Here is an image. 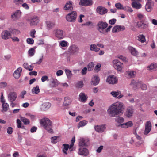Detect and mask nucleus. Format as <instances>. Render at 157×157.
I'll use <instances>...</instances> for the list:
<instances>
[{"instance_id": "nucleus-1", "label": "nucleus", "mask_w": 157, "mask_h": 157, "mask_svg": "<svg viewBox=\"0 0 157 157\" xmlns=\"http://www.w3.org/2000/svg\"><path fill=\"white\" fill-rule=\"evenodd\" d=\"M123 104L120 102H117L113 104L107 110L109 116L111 117H116L122 113V111L124 109Z\"/></svg>"}, {"instance_id": "nucleus-2", "label": "nucleus", "mask_w": 157, "mask_h": 157, "mask_svg": "<svg viewBox=\"0 0 157 157\" xmlns=\"http://www.w3.org/2000/svg\"><path fill=\"white\" fill-rule=\"evenodd\" d=\"M40 124L48 132L51 133H53L52 122L48 118H45L42 119L41 120Z\"/></svg>"}, {"instance_id": "nucleus-3", "label": "nucleus", "mask_w": 157, "mask_h": 157, "mask_svg": "<svg viewBox=\"0 0 157 157\" xmlns=\"http://www.w3.org/2000/svg\"><path fill=\"white\" fill-rule=\"evenodd\" d=\"M108 24L106 22L100 21L97 24V30L101 33L104 34L105 29L108 27Z\"/></svg>"}, {"instance_id": "nucleus-4", "label": "nucleus", "mask_w": 157, "mask_h": 157, "mask_svg": "<svg viewBox=\"0 0 157 157\" xmlns=\"http://www.w3.org/2000/svg\"><path fill=\"white\" fill-rule=\"evenodd\" d=\"M31 26L37 25L39 23L40 19L37 16H33L29 17L26 20Z\"/></svg>"}, {"instance_id": "nucleus-5", "label": "nucleus", "mask_w": 157, "mask_h": 157, "mask_svg": "<svg viewBox=\"0 0 157 157\" xmlns=\"http://www.w3.org/2000/svg\"><path fill=\"white\" fill-rule=\"evenodd\" d=\"M77 15L75 11H72L66 16L67 20L69 22H74L76 20Z\"/></svg>"}, {"instance_id": "nucleus-6", "label": "nucleus", "mask_w": 157, "mask_h": 157, "mask_svg": "<svg viewBox=\"0 0 157 157\" xmlns=\"http://www.w3.org/2000/svg\"><path fill=\"white\" fill-rule=\"evenodd\" d=\"M113 67L116 69H117L119 71L121 70L123 67V63H121L117 59L113 60Z\"/></svg>"}, {"instance_id": "nucleus-7", "label": "nucleus", "mask_w": 157, "mask_h": 157, "mask_svg": "<svg viewBox=\"0 0 157 157\" xmlns=\"http://www.w3.org/2000/svg\"><path fill=\"white\" fill-rule=\"evenodd\" d=\"M106 81L109 84H114L117 83V78L114 75H110L108 76Z\"/></svg>"}, {"instance_id": "nucleus-8", "label": "nucleus", "mask_w": 157, "mask_h": 157, "mask_svg": "<svg viewBox=\"0 0 157 157\" xmlns=\"http://www.w3.org/2000/svg\"><path fill=\"white\" fill-rule=\"evenodd\" d=\"M55 36L59 39H62L64 37L63 31L62 30L56 29L54 30Z\"/></svg>"}, {"instance_id": "nucleus-9", "label": "nucleus", "mask_w": 157, "mask_h": 157, "mask_svg": "<svg viewBox=\"0 0 157 157\" xmlns=\"http://www.w3.org/2000/svg\"><path fill=\"white\" fill-rule=\"evenodd\" d=\"M108 10L101 6H98L96 9L97 13L100 15H104L107 13Z\"/></svg>"}, {"instance_id": "nucleus-10", "label": "nucleus", "mask_w": 157, "mask_h": 157, "mask_svg": "<svg viewBox=\"0 0 157 157\" xmlns=\"http://www.w3.org/2000/svg\"><path fill=\"white\" fill-rule=\"evenodd\" d=\"M68 52L72 54H75L78 53L79 51V48L74 44L71 45L68 49Z\"/></svg>"}, {"instance_id": "nucleus-11", "label": "nucleus", "mask_w": 157, "mask_h": 157, "mask_svg": "<svg viewBox=\"0 0 157 157\" xmlns=\"http://www.w3.org/2000/svg\"><path fill=\"white\" fill-rule=\"evenodd\" d=\"M17 95L16 92H10L8 95V100L10 102H13L16 99Z\"/></svg>"}, {"instance_id": "nucleus-12", "label": "nucleus", "mask_w": 157, "mask_h": 157, "mask_svg": "<svg viewBox=\"0 0 157 157\" xmlns=\"http://www.w3.org/2000/svg\"><path fill=\"white\" fill-rule=\"evenodd\" d=\"M21 13L20 10H17L12 14L11 18L14 21H16L20 18L21 16Z\"/></svg>"}, {"instance_id": "nucleus-13", "label": "nucleus", "mask_w": 157, "mask_h": 157, "mask_svg": "<svg viewBox=\"0 0 157 157\" xmlns=\"http://www.w3.org/2000/svg\"><path fill=\"white\" fill-rule=\"evenodd\" d=\"M93 3L92 0H80L79 4L80 5L84 6H89Z\"/></svg>"}, {"instance_id": "nucleus-14", "label": "nucleus", "mask_w": 157, "mask_h": 157, "mask_svg": "<svg viewBox=\"0 0 157 157\" xmlns=\"http://www.w3.org/2000/svg\"><path fill=\"white\" fill-rule=\"evenodd\" d=\"M89 144V141L87 139L81 138L80 139L79 143V146H88Z\"/></svg>"}, {"instance_id": "nucleus-15", "label": "nucleus", "mask_w": 157, "mask_h": 157, "mask_svg": "<svg viewBox=\"0 0 157 157\" xmlns=\"http://www.w3.org/2000/svg\"><path fill=\"white\" fill-rule=\"evenodd\" d=\"M125 28L124 26L117 25L115 26L112 29V31L113 33L119 32L122 30H124Z\"/></svg>"}, {"instance_id": "nucleus-16", "label": "nucleus", "mask_w": 157, "mask_h": 157, "mask_svg": "<svg viewBox=\"0 0 157 157\" xmlns=\"http://www.w3.org/2000/svg\"><path fill=\"white\" fill-rule=\"evenodd\" d=\"M78 154L81 155L87 156L89 154V151L85 148L80 147L79 149Z\"/></svg>"}, {"instance_id": "nucleus-17", "label": "nucleus", "mask_w": 157, "mask_h": 157, "mask_svg": "<svg viewBox=\"0 0 157 157\" xmlns=\"http://www.w3.org/2000/svg\"><path fill=\"white\" fill-rule=\"evenodd\" d=\"M63 9L65 10H72L73 9L72 2L71 1L67 2L64 6Z\"/></svg>"}, {"instance_id": "nucleus-18", "label": "nucleus", "mask_w": 157, "mask_h": 157, "mask_svg": "<svg viewBox=\"0 0 157 157\" xmlns=\"http://www.w3.org/2000/svg\"><path fill=\"white\" fill-rule=\"evenodd\" d=\"M110 94L113 97H117L118 99H120L124 96L123 95L121 94V92L119 91H113L111 92Z\"/></svg>"}, {"instance_id": "nucleus-19", "label": "nucleus", "mask_w": 157, "mask_h": 157, "mask_svg": "<svg viewBox=\"0 0 157 157\" xmlns=\"http://www.w3.org/2000/svg\"><path fill=\"white\" fill-rule=\"evenodd\" d=\"M11 36L10 33L8 31L5 30L2 33V37L4 40L9 38Z\"/></svg>"}, {"instance_id": "nucleus-20", "label": "nucleus", "mask_w": 157, "mask_h": 157, "mask_svg": "<svg viewBox=\"0 0 157 157\" xmlns=\"http://www.w3.org/2000/svg\"><path fill=\"white\" fill-rule=\"evenodd\" d=\"M151 128V124L150 121L147 122L145 125V129L144 131V134L147 135L150 131Z\"/></svg>"}, {"instance_id": "nucleus-21", "label": "nucleus", "mask_w": 157, "mask_h": 157, "mask_svg": "<svg viewBox=\"0 0 157 157\" xmlns=\"http://www.w3.org/2000/svg\"><path fill=\"white\" fill-rule=\"evenodd\" d=\"M134 109L132 107H128L126 110L125 112L126 116L128 117L132 116L133 113Z\"/></svg>"}, {"instance_id": "nucleus-22", "label": "nucleus", "mask_w": 157, "mask_h": 157, "mask_svg": "<svg viewBox=\"0 0 157 157\" xmlns=\"http://www.w3.org/2000/svg\"><path fill=\"white\" fill-rule=\"evenodd\" d=\"M22 71L21 67H19L14 72L13 76L16 79L19 78L21 75V73Z\"/></svg>"}, {"instance_id": "nucleus-23", "label": "nucleus", "mask_w": 157, "mask_h": 157, "mask_svg": "<svg viewBox=\"0 0 157 157\" xmlns=\"http://www.w3.org/2000/svg\"><path fill=\"white\" fill-rule=\"evenodd\" d=\"M154 4V2H147L145 8L147 12H150L151 11Z\"/></svg>"}, {"instance_id": "nucleus-24", "label": "nucleus", "mask_w": 157, "mask_h": 157, "mask_svg": "<svg viewBox=\"0 0 157 157\" xmlns=\"http://www.w3.org/2000/svg\"><path fill=\"white\" fill-rule=\"evenodd\" d=\"M105 129V127L104 125H97L95 126V129L98 132H102Z\"/></svg>"}, {"instance_id": "nucleus-25", "label": "nucleus", "mask_w": 157, "mask_h": 157, "mask_svg": "<svg viewBox=\"0 0 157 157\" xmlns=\"http://www.w3.org/2000/svg\"><path fill=\"white\" fill-rule=\"evenodd\" d=\"M47 29H50L54 27L55 25L54 22L50 21H46L45 22Z\"/></svg>"}, {"instance_id": "nucleus-26", "label": "nucleus", "mask_w": 157, "mask_h": 157, "mask_svg": "<svg viewBox=\"0 0 157 157\" xmlns=\"http://www.w3.org/2000/svg\"><path fill=\"white\" fill-rule=\"evenodd\" d=\"M133 125V123L132 121H130L125 123H123L118 125V126H120L121 127L124 128H127L129 127L132 126Z\"/></svg>"}, {"instance_id": "nucleus-27", "label": "nucleus", "mask_w": 157, "mask_h": 157, "mask_svg": "<svg viewBox=\"0 0 157 157\" xmlns=\"http://www.w3.org/2000/svg\"><path fill=\"white\" fill-rule=\"evenodd\" d=\"M79 100L81 102H85L86 101L87 97L83 93H81L79 96Z\"/></svg>"}, {"instance_id": "nucleus-28", "label": "nucleus", "mask_w": 157, "mask_h": 157, "mask_svg": "<svg viewBox=\"0 0 157 157\" xmlns=\"http://www.w3.org/2000/svg\"><path fill=\"white\" fill-rule=\"evenodd\" d=\"M131 5L133 8L136 9H139L141 7V5L137 2H132L131 3Z\"/></svg>"}, {"instance_id": "nucleus-29", "label": "nucleus", "mask_w": 157, "mask_h": 157, "mask_svg": "<svg viewBox=\"0 0 157 157\" xmlns=\"http://www.w3.org/2000/svg\"><path fill=\"white\" fill-rule=\"evenodd\" d=\"M51 106V104L49 102H46L43 104L41 106V109L44 111L48 109Z\"/></svg>"}, {"instance_id": "nucleus-30", "label": "nucleus", "mask_w": 157, "mask_h": 157, "mask_svg": "<svg viewBox=\"0 0 157 157\" xmlns=\"http://www.w3.org/2000/svg\"><path fill=\"white\" fill-rule=\"evenodd\" d=\"M100 81L99 78L97 76H94L92 79L91 82L94 85H96Z\"/></svg>"}, {"instance_id": "nucleus-31", "label": "nucleus", "mask_w": 157, "mask_h": 157, "mask_svg": "<svg viewBox=\"0 0 157 157\" xmlns=\"http://www.w3.org/2000/svg\"><path fill=\"white\" fill-rule=\"evenodd\" d=\"M128 49L132 55L136 56L138 54V52L133 47L129 46Z\"/></svg>"}, {"instance_id": "nucleus-32", "label": "nucleus", "mask_w": 157, "mask_h": 157, "mask_svg": "<svg viewBox=\"0 0 157 157\" xmlns=\"http://www.w3.org/2000/svg\"><path fill=\"white\" fill-rule=\"evenodd\" d=\"M142 84V82H136V81L134 80H132L130 85L133 86V88H135L138 87L139 84L141 85Z\"/></svg>"}, {"instance_id": "nucleus-33", "label": "nucleus", "mask_w": 157, "mask_h": 157, "mask_svg": "<svg viewBox=\"0 0 157 157\" xmlns=\"http://www.w3.org/2000/svg\"><path fill=\"white\" fill-rule=\"evenodd\" d=\"M40 92V89L38 86L33 87L32 89V92L33 94H37Z\"/></svg>"}, {"instance_id": "nucleus-34", "label": "nucleus", "mask_w": 157, "mask_h": 157, "mask_svg": "<svg viewBox=\"0 0 157 157\" xmlns=\"http://www.w3.org/2000/svg\"><path fill=\"white\" fill-rule=\"evenodd\" d=\"M71 102V99L69 97L64 98V101L63 102L64 105L65 106H67L70 104Z\"/></svg>"}, {"instance_id": "nucleus-35", "label": "nucleus", "mask_w": 157, "mask_h": 157, "mask_svg": "<svg viewBox=\"0 0 157 157\" xmlns=\"http://www.w3.org/2000/svg\"><path fill=\"white\" fill-rule=\"evenodd\" d=\"M20 119L25 125H28L30 124V121L29 119L24 117H21Z\"/></svg>"}, {"instance_id": "nucleus-36", "label": "nucleus", "mask_w": 157, "mask_h": 157, "mask_svg": "<svg viewBox=\"0 0 157 157\" xmlns=\"http://www.w3.org/2000/svg\"><path fill=\"white\" fill-rule=\"evenodd\" d=\"M97 45L95 44H92L90 45V49L91 51H94L95 52L98 51L100 49L97 47Z\"/></svg>"}, {"instance_id": "nucleus-37", "label": "nucleus", "mask_w": 157, "mask_h": 157, "mask_svg": "<svg viewBox=\"0 0 157 157\" xmlns=\"http://www.w3.org/2000/svg\"><path fill=\"white\" fill-rule=\"evenodd\" d=\"M137 40L141 43L144 42L146 40L145 37L143 35H139L137 36Z\"/></svg>"}, {"instance_id": "nucleus-38", "label": "nucleus", "mask_w": 157, "mask_h": 157, "mask_svg": "<svg viewBox=\"0 0 157 157\" xmlns=\"http://www.w3.org/2000/svg\"><path fill=\"white\" fill-rule=\"evenodd\" d=\"M51 87H56L58 86L59 84V82L56 79H53L51 82Z\"/></svg>"}, {"instance_id": "nucleus-39", "label": "nucleus", "mask_w": 157, "mask_h": 157, "mask_svg": "<svg viewBox=\"0 0 157 157\" xmlns=\"http://www.w3.org/2000/svg\"><path fill=\"white\" fill-rule=\"evenodd\" d=\"M157 68V65L156 63H152L148 66L147 69L149 70H155Z\"/></svg>"}, {"instance_id": "nucleus-40", "label": "nucleus", "mask_w": 157, "mask_h": 157, "mask_svg": "<svg viewBox=\"0 0 157 157\" xmlns=\"http://www.w3.org/2000/svg\"><path fill=\"white\" fill-rule=\"evenodd\" d=\"M87 121L85 120L80 121L78 125V128H79L80 127L84 126L87 124Z\"/></svg>"}, {"instance_id": "nucleus-41", "label": "nucleus", "mask_w": 157, "mask_h": 157, "mask_svg": "<svg viewBox=\"0 0 157 157\" xmlns=\"http://www.w3.org/2000/svg\"><path fill=\"white\" fill-rule=\"evenodd\" d=\"M2 106L3 110L5 111H7L9 107V105L7 103H2Z\"/></svg>"}, {"instance_id": "nucleus-42", "label": "nucleus", "mask_w": 157, "mask_h": 157, "mask_svg": "<svg viewBox=\"0 0 157 157\" xmlns=\"http://www.w3.org/2000/svg\"><path fill=\"white\" fill-rule=\"evenodd\" d=\"M137 17L139 20L143 21L145 18V16L143 14L139 13L137 14Z\"/></svg>"}, {"instance_id": "nucleus-43", "label": "nucleus", "mask_w": 157, "mask_h": 157, "mask_svg": "<svg viewBox=\"0 0 157 157\" xmlns=\"http://www.w3.org/2000/svg\"><path fill=\"white\" fill-rule=\"evenodd\" d=\"M94 67V64L91 62L87 66L88 70L89 71H91L92 70Z\"/></svg>"}, {"instance_id": "nucleus-44", "label": "nucleus", "mask_w": 157, "mask_h": 157, "mask_svg": "<svg viewBox=\"0 0 157 157\" xmlns=\"http://www.w3.org/2000/svg\"><path fill=\"white\" fill-rule=\"evenodd\" d=\"M115 6L117 9L123 10L124 9L123 6L120 3H117L115 4Z\"/></svg>"}, {"instance_id": "nucleus-45", "label": "nucleus", "mask_w": 157, "mask_h": 157, "mask_svg": "<svg viewBox=\"0 0 157 157\" xmlns=\"http://www.w3.org/2000/svg\"><path fill=\"white\" fill-rule=\"evenodd\" d=\"M65 72L68 78H71V71L68 69H66L65 70Z\"/></svg>"}, {"instance_id": "nucleus-46", "label": "nucleus", "mask_w": 157, "mask_h": 157, "mask_svg": "<svg viewBox=\"0 0 157 157\" xmlns=\"http://www.w3.org/2000/svg\"><path fill=\"white\" fill-rule=\"evenodd\" d=\"M144 21H140L138 22L137 23L136 27L138 28L141 27L143 28V23Z\"/></svg>"}, {"instance_id": "nucleus-47", "label": "nucleus", "mask_w": 157, "mask_h": 157, "mask_svg": "<svg viewBox=\"0 0 157 157\" xmlns=\"http://www.w3.org/2000/svg\"><path fill=\"white\" fill-rule=\"evenodd\" d=\"M115 121L121 124L124 122V119L123 117H119L116 119Z\"/></svg>"}, {"instance_id": "nucleus-48", "label": "nucleus", "mask_w": 157, "mask_h": 157, "mask_svg": "<svg viewBox=\"0 0 157 157\" xmlns=\"http://www.w3.org/2000/svg\"><path fill=\"white\" fill-rule=\"evenodd\" d=\"M63 146H64V150L66 151H67L68 149H71V151H72V147H70V145H69L68 144H63Z\"/></svg>"}, {"instance_id": "nucleus-49", "label": "nucleus", "mask_w": 157, "mask_h": 157, "mask_svg": "<svg viewBox=\"0 0 157 157\" xmlns=\"http://www.w3.org/2000/svg\"><path fill=\"white\" fill-rule=\"evenodd\" d=\"M83 86L82 81H81L78 82L76 85V87L78 88H81Z\"/></svg>"}, {"instance_id": "nucleus-50", "label": "nucleus", "mask_w": 157, "mask_h": 157, "mask_svg": "<svg viewBox=\"0 0 157 157\" xmlns=\"http://www.w3.org/2000/svg\"><path fill=\"white\" fill-rule=\"evenodd\" d=\"M123 10H124L125 11L129 12H132L133 11V10L131 8L127 6H125Z\"/></svg>"}, {"instance_id": "nucleus-51", "label": "nucleus", "mask_w": 157, "mask_h": 157, "mask_svg": "<svg viewBox=\"0 0 157 157\" xmlns=\"http://www.w3.org/2000/svg\"><path fill=\"white\" fill-rule=\"evenodd\" d=\"M35 50V49L33 48H31L29 51V53L30 56H33L34 54Z\"/></svg>"}, {"instance_id": "nucleus-52", "label": "nucleus", "mask_w": 157, "mask_h": 157, "mask_svg": "<svg viewBox=\"0 0 157 157\" xmlns=\"http://www.w3.org/2000/svg\"><path fill=\"white\" fill-rule=\"evenodd\" d=\"M13 132V129L12 127H8L7 128V133L10 135Z\"/></svg>"}, {"instance_id": "nucleus-53", "label": "nucleus", "mask_w": 157, "mask_h": 157, "mask_svg": "<svg viewBox=\"0 0 157 157\" xmlns=\"http://www.w3.org/2000/svg\"><path fill=\"white\" fill-rule=\"evenodd\" d=\"M58 137V136H54L52 137L51 138L52 142L54 143H57L58 141L57 140V138Z\"/></svg>"}, {"instance_id": "nucleus-54", "label": "nucleus", "mask_w": 157, "mask_h": 157, "mask_svg": "<svg viewBox=\"0 0 157 157\" xmlns=\"http://www.w3.org/2000/svg\"><path fill=\"white\" fill-rule=\"evenodd\" d=\"M140 86L141 89L143 90H146L147 89V85L144 84H143L142 82V84L141 85L139 84L138 86V87Z\"/></svg>"}, {"instance_id": "nucleus-55", "label": "nucleus", "mask_w": 157, "mask_h": 157, "mask_svg": "<svg viewBox=\"0 0 157 157\" xmlns=\"http://www.w3.org/2000/svg\"><path fill=\"white\" fill-rule=\"evenodd\" d=\"M26 115L27 116L29 117L32 120H34L35 117L34 115H32L29 113H26Z\"/></svg>"}, {"instance_id": "nucleus-56", "label": "nucleus", "mask_w": 157, "mask_h": 157, "mask_svg": "<svg viewBox=\"0 0 157 157\" xmlns=\"http://www.w3.org/2000/svg\"><path fill=\"white\" fill-rule=\"evenodd\" d=\"M27 42L29 44H33L34 42V40L32 38H28L27 39Z\"/></svg>"}, {"instance_id": "nucleus-57", "label": "nucleus", "mask_w": 157, "mask_h": 157, "mask_svg": "<svg viewBox=\"0 0 157 157\" xmlns=\"http://www.w3.org/2000/svg\"><path fill=\"white\" fill-rule=\"evenodd\" d=\"M14 2L16 5H19L23 2V0H13Z\"/></svg>"}, {"instance_id": "nucleus-58", "label": "nucleus", "mask_w": 157, "mask_h": 157, "mask_svg": "<svg viewBox=\"0 0 157 157\" xmlns=\"http://www.w3.org/2000/svg\"><path fill=\"white\" fill-rule=\"evenodd\" d=\"M136 72L134 71H131L128 72V75L131 77L132 78L135 76Z\"/></svg>"}, {"instance_id": "nucleus-59", "label": "nucleus", "mask_w": 157, "mask_h": 157, "mask_svg": "<svg viewBox=\"0 0 157 157\" xmlns=\"http://www.w3.org/2000/svg\"><path fill=\"white\" fill-rule=\"evenodd\" d=\"M112 27V26L111 25L109 26L107 28H106L105 30V32L104 33V34L106 35L107 34L108 32H109L110 31V29Z\"/></svg>"}, {"instance_id": "nucleus-60", "label": "nucleus", "mask_w": 157, "mask_h": 157, "mask_svg": "<svg viewBox=\"0 0 157 157\" xmlns=\"http://www.w3.org/2000/svg\"><path fill=\"white\" fill-rule=\"evenodd\" d=\"M112 27V26L111 25L109 26L107 28H106L105 30V32L104 33V34L106 35L107 34L108 32H109L110 31V29Z\"/></svg>"}, {"instance_id": "nucleus-61", "label": "nucleus", "mask_w": 157, "mask_h": 157, "mask_svg": "<svg viewBox=\"0 0 157 157\" xmlns=\"http://www.w3.org/2000/svg\"><path fill=\"white\" fill-rule=\"evenodd\" d=\"M67 44V42L65 41H62L60 43V45L63 47H66Z\"/></svg>"}, {"instance_id": "nucleus-62", "label": "nucleus", "mask_w": 157, "mask_h": 157, "mask_svg": "<svg viewBox=\"0 0 157 157\" xmlns=\"http://www.w3.org/2000/svg\"><path fill=\"white\" fill-rule=\"evenodd\" d=\"M41 80L43 82H44L46 81H48L49 79L48 77L47 76H44L42 77Z\"/></svg>"}, {"instance_id": "nucleus-63", "label": "nucleus", "mask_w": 157, "mask_h": 157, "mask_svg": "<svg viewBox=\"0 0 157 157\" xmlns=\"http://www.w3.org/2000/svg\"><path fill=\"white\" fill-rule=\"evenodd\" d=\"M116 21V19L113 18L109 20V23L111 25H113L115 24Z\"/></svg>"}, {"instance_id": "nucleus-64", "label": "nucleus", "mask_w": 157, "mask_h": 157, "mask_svg": "<svg viewBox=\"0 0 157 157\" xmlns=\"http://www.w3.org/2000/svg\"><path fill=\"white\" fill-rule=\"evenodd\" d=\"M7 85V84L6 82H3L0 83V87L1 88H4Z\"/></svg>"}]
</instances>
